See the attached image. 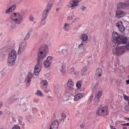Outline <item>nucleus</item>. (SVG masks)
<instances>
[{
    "mask_svg": "<svg viewBox=\"0 0 129 129\" xmlns=\"http://www.w3.org/2000/svg\"><path fill=\"white\" fill-rule=\"evenodd\" d=\"M48 49V46L46 45L40 47L38 52L37 63L34 71V74L35 75H38L42 67L43 59L46 57Z\"/></svg>",
    "mask_w": 129,
    "mask_h": 129,
    "instance_id": "1",
    "label": "nucleus"
},
{
    "mask_svg": "<svg viewBox=\"0 0 129 129\" xmlns=\"http://www.w3.org/2000/svg\"><path fill=\"white\" fill-rule=\"evenodd\" d=\"M17 55L16 51L14 49L12 50L10 52L8 58V63L9 66L14 64Z\"/></svg>",
    "mask_w": 129,
    "mask_h": 129,
    "instance_id": "2",
    "label": "nucleus"
},
{
    "mask_svg": "<svg viewBox=\"0 0 129 129\" xmlns=\"http://www.w3.org/2000/svg\"><path fill=\"white\" fill-rule=\"evenodd\" d=\"M108 107L107 106H101L98 109L96 112V114L99 116H106L108 114Z\"/></svg>",
    "mask_w": 129,
    "mask_h": 129,
    "instance_id": "3",
    "label": "nucleus"
},
{
    "mask_svg": "<svg viewBox=\"0 0 129 129\" xmlns=\"http://www.w3.org/2000/svg\"><path fill=\"white\" fill-rule=\"evenodd\" d=\"M11 17L12 20L18 24L21 23L23 19L22 16L18 13H13L11 14Z\"/></svg>",
    "mask_w": 129,
    "mask_h": 129,
    "instance_id": "4",
    "label": "nucleus"
},
{
    "mask_svg": "<svg viewBox=\"0 0 129 129\" xmlns=\"http://www.w3.org/2000/svg\"><path fill=\"white\" fill-rule=\"evenodd\" d=\"M125 48L124 46L114 47L112 50V52L117 56L121 55L125 52Z\"/></svg>",
    "mask_w": 129,
    "mask_h": 129,
    "instance_id": "5",
    "label": "nucleus"
},
{
    "mask_svg": "<svg viewBox=\"0 0 129 129\" xmlns=\"http://www.w3.org/2000/svg\"><path fill=\"white\" fill-rule=\"evenodd\" d=\"M121 37L120 35L116 32H115L113 33L111 40L115 44L114 45L116 46H118V44L119 43V41Z\"/></svg>",
    "mask_w": 129,
    "mask_h": 129,
    "instance_id": "6",
    "label": "nucleus"
},
{
    "mask_svg": "<svg viewBox=\"0 0 129 129\" xmlns=\"http://www.w3.org/2000/svg\"><path fill=\"white\" fill-rule=\"evenodd\" d=\"M33 76V73L31 72L27 74V77L24 80V82L26 84V87H28L31 83V81Z\"/></svg>",
    "mask_w": 129,
    "mask_h": 129,
    "instance_id": "7",
    "label": "nucleus"
},
{
    "mask_svg": "<svg viewBox=\"0 0 129 129\" xmlns=\"http://www.w3.org/2000/svg\"><path fill=\"white\" fill-rule=\"evenodd\" d=\"M81 1V0H71L68 6V7L73 9L79 5V2Z\"/></svg>",
    "mask_w": 129,
    "mask_h": 129,
    "instance_id": "8",
    "label": "nucleus"
},
{
    "mask_svg": "<svg viewBox=\"0 0 129 129\" xmlns=\"http://www.w3.org/2000/svg\"><path fill=\"white\" fill-rule=\"evenodd\" d=\"M26 45V43L24 42L22 43L19 44L18 52V54H21L24 51Z\"/></svg>",
    "mask_w": 129,
    "mask_h": 129,
    "instance_id": "9",
    "label": "nucleus"
},
{
    "mask_svg": "<svg viewBox=\"0 0 129 129\" xmlns=\"http://www.w3.org/2000/svg\"><path fill=\"white\" fill-rule=\"evenodd\" d=\"M53 61V59L51 56H48L46 60L44 62V67L45 68L48 67L50 65V63Z\"/></svg>",
    "mask_w": 129,
    "mask_h": 129,
    "instance_id": "10",
    "label": "nucleus"
},
{
    "mask_svg": "<svg viewBox=\"0 0 129 129\" xmlns=\"http://www.w3.org/2000/svg\"><path fill=\"white\" fill-rule=\"evenodd\" d=\"M125 15V13L124 12L121 10L120 9H117L116 14V16L117 18H121L124 16Z\"/></svg>",
    "mask_w": 129,
    "mask_h": 129,
    "instance_id": "11",
    "label": "nucleus"
},
{
    "mask_svg": "<svg viewBox=\"0 0 129 129\" xmlns=\"http://www.w3.org/2000/svg\"><path fill=\"white\" fill-rule=\"evenodd\" d=\"M128 39L127 37L125 36H121L119 41V43L118 46L121 44H124L128 42Z\"/></svg>",
    "mask_w": 129,
    "mask_h": 129,
    "instance_id": "12",
    "label": "nucleus"
},
{
    "mask_svg": "<svg viewBox=\"0 0 129 129\" xmlns=\"http://www.w3.org/2000/svg\"><path fill=\"white\" fill-rule=\"evenodd\" d=\"M58 62L59 63L61 64L62 69L60 70V71L62 74H64L63 71L66 66V63L64 62L63 60L61 58H59L58 59Z\"/></svg>",
    "mask_w": 129,
    "mask_h": 129,
    "instance_id": "13",
    "label": "nucleus"
},
{
    "mask_svg": "<svg viewBox=\"0 0 129 129\" xmlns=\"http://www.w3.org/2000/svg\"><path fill=\"white\" fill-rule=\"evenodd\" d=\"M116 26L119 28V31H121L123 32L125 29V28L123 26V23L122 21H119L118 22L116 23Z\"/></svg>",
    "mask_w": 129,
    "mask_h": 129,
    "instance_id": "14",
    "label": "nucleus"
},
{
    "mask_svg": "<svg viewBox=\"0 0 129 129\" xmlns=\"http://www.w3.org/2000/svg\"><path fill=\"white\" fill-rule=\"evenodd\" d=\"M58 125V121L57 120L54 121L51 124L49 129H57Z\"/></svg>",
    "mask_w": 129,
    "mask_h": 129,
    "instance_id": "15",
    "label": "nucleus"
},
{
    "mask_svg": "<svg viewBox=\"0 0 129 129\" xmlns=\"http://www.w3.org/2000/svg\"><path fill=\"white\" fill-rule=\"evenodd\" d=\"M79 38L82 41V42H87L86 41L88 39L87 35L85 34H82Z\"/></svg>",
    "mask_w": 129,
    "mask_h": 129,
    "instance_id": "16",
    "label": "nucleus"
},
{
    "mask_svg": "<svg viewBox=\"0 0 129 129\" xmlns=\"http://www.w3.org/2000/svg\"><path fill=\"white\" fill-rule=\"evenodd\" d=\"M16 6L15 5H13L10 8H8L6 11V13L7 14H9L13 12L16 8Z\"/></svg>",
    "mask_w": 129,
    "mask_h": 129,
    "instance_id": "17",
    "label": "nucleus"
},
{
    "mask_svg": "<svg viewBox=\"0 0 129 129\" xmlns=\"http://www.w3.org/2000/svg\"><path fill=\"white\" fill-rule=\"evenodd\" d=\"M60 48L62 50L61 52L62 53L64 54L68 51L69 47L67 45H62L61 46Z\"/></svg>",
    "mask_w": 129,
    "mask_h": 129,
    "instance_id": "18",
    "label": "nucleus"
},
{
    "mask_svg": "<svg viewBox=\"0 0 129 129\" xmlns=\"http://www.w3.org/2000/svg\"><path fill=\"white\" fill-rule=\"evenodd\" d=\"M69 72L71 74L75 75H78L79 72L77 71H75L74 67L71 68L69 70Z\"/></svg>",
    "mask_w": 129,
    "mask_h": 129,
    "instance_id": "19",
    "label": "nucleus"
},
{
    "mask_svg": "<svg viewBox=\"0 0 129 129\" xmlns=\"http://www.w3.org/2000/svg\"><path fill=\"white\" fill-rule=\"evenodd\" d=\"M48 14V13H47L45 12L44 11L41 18V23H42V21H44L46 19Z\"/></svg>",
    "mask_w": 129,
    "mask_h": 129,
    "instance_id": "20",
    "label": "nucleus"
},
{
    "mask_svg": "<svg viewBox=\"0 0 129 129\" xmlns=\"http://www.w3.org/2000/svg\"><path fill=\"white\" fill-rule=\"evenodd\" d=\"M102 72L101 69L100 68H98L97 69L96 71L95 76L97 77L98 76L99 77H101L102 76Z\"/></svg>",
    "mask_w": 129,
    "mask_h": 129,
    "instance_id": "21",
    "label": "nucleus"
},
{
    "mask_svg": "<svg viewBox=\"0 0 129 129\" xmlns=\"http://www.w3.org/2000/svg\"><path fill=\"white\" fill-rule=\"evenodd\" d=\"M118 8L124 9L126 8L124 3L120 2L117 5Z\"/></svg>",
    "mask_w": 129,
    "mask_h": 129,
    "instance_id": "22",
    "label": "nucleus"
},
{
    "mask_svg": "<svg viewBox=\"0 0 129 129\" xmlns=\"http://www.w3.org/2000/svg\"><path fill=\"white\" fill-rule=\"evenodd\" d=\"M41 87L42 88H46L48 84V82L47 80H43L41 82Z\"/></svg>",
    "mask_w": 129,
    "mask_h": 129,
    "instance_id": "23",
    "label": "nucleus"
},
{
    "mask_svg": "<svg viewBox=\"0 0 129 129\" xmlns=\"http://www.w3.org/2000/svg\"><path fill=\"white\" fill-rule=\"evenodd\" d=\"M82 93H79L76 94L74 97V101H77L82 97Z\"/></svg>",
    "mask_w": 129,
    "mask_h": 129,
    "instance_id": "24",
    "label": "nucleus"
},
{
    "mask_svg": "<svg viewBox=\"0 0 129 129\" xmlns=\"http://www.w3.org/2000/svg\"><path fill=\"white\" fill-rule=\"evenodd\" d=\"M27 11L26 9H21L20 11V14L22 16H25L27 14Z\"/></svg>",
    "mask_w": 129,
    "mask_h": 129,
    "instance_id": "25",
    "label": "nucleus"
},
{
    "mask_svg": "<svg viewBox=\"0 0 129 129\" xmlns=\"http://www.w3.org/2000/svg\"><path fill=\"white\" fill-rule=\"evenodd\" d=\"M69 17L70 20L74 22H76L79 20V18H76L74 16H71Z\"/></svg>",
    "mask_w": 129,
    "mask_h": 129,
    "instance_id": "26",
    "label": "nucleus"
},
{
    "mask_svg": "<svg viewBox=\"0 0 129 129\" xmlns=\"http://www.w3.org/2000/svg\"><path fill=\"white\" fill-rule=\"evenodd\" d=\"M73 84V83L72 80L71 79H70L68 80L67 85L70 89H71V87H72Z\"/></svg>",
    "mask_w": 129,
    "mask_h": 129,
    "instance_id": "27",
    "label": "nucleus"
},
{
    "mask_svg": "<svg viewBox=\"0 0 129 129\" xmlns=\"http://www.w3.org/2000/svg\"><path fill=\"white\" fill-rule=\"evenodd\" d=\"M31 33V30H29L28 31L24 39V41H26L29 39Z\"/></svg>",
    "mask_w": 129,
    "mask_h": 129,
    "instance_id": "28",
    "label": "nucleus"
},
{
    "mask_svg": "<svg viewBox=\"0 0 129 129\" xmlns=\"http://www.w3.org/2000/svg\"><path fill=\"white\" fill-rule=\"evenodd\" d=\"M13 96L11 97L10 98L8 99V101L11 103H12L13 102L16 101L17 100L18 98H16L15 99H13Z\"/></svg>",
    "mask_w": 129,
    "mask_h": 129,
    "instance_id": "29",
    "label": "nucleus"
},
{
    "mask_svg": "<svg viewBox=\"0 0 129 129\" xmlns=\"http://www.w3.org/2000/svg\"><path fill=\"white\" fill-rule=\"evenodd\" d=\"M52 7V6L50 5L49 4H48L47 6L44 11L45 12L47 13H48L51 10Z\"/></svg>",
    "mask_w": 129,
    "mask_h": 129,
    "instance_id": "30",
    "label": "nucleus"
},
{
    "mask_svg": "<svg viewBox=\"0 0 129 129\" xmlns=\"http://www.w3.org/2000/svg\"><path fill=\"white\" fill-rule=\"evenodd\" d=\"M87 43L82 42L81 44L78 46V48L80 49H81L83 48L85 46Z\"/></svg>",
    "mask_w": 129,
    "mask_h": 129,
    "instance_id": "31",
    "label": "nucleus"
},
{
    "mask_svg": "<svg viewBox=\"0 0 129 129\" xmlns=\"http://www.w3.org/2000/svg\"><path fill=\"white\" fill-rule=\"evenodd\" d=\"M23 119V118L22 116H19V118L18 119V123L19 124H22L24 126V123H22Z\"/></svg>",
    "mask_w": 129,
    "mask_h": 129,
    "instance_id": "32",
    "label": "nucleus"
},
{
    "mask_svg": "<svg viewBox=\"0 0 129 129\" xmlns=\"http://www.w3.org/2000/svg\"><path fill=\"white\" fill-rule=\"evenodd\" d=\"M102 93L101 91H98L96 93L95 97L98 98H100V97L102 95Z\"/></svg>",
    "mask_w": 129,
    "mask_h": 129,
    "instance_id": "33",
    "label": "nucleus"
},
{
    "mask_svg": "<svg viewBox=\"0 0 129 129\" xmlns=\"http://www.w3.org/2000/svg\"><path fill=\"white\" fill-rule=\"evenodd\" d=\"M69 28V24L66 23L64 24V30L66 31L68 30Z\"/></svg>",
    "mask_w": 129,
    "mask_h": 129,
    "instance_id": "34",
    "label": "nucleus"
},
{
    "mask_svg": "<svg viewBox=\"0 0 129 129\" xmlns=\"http://www.w3.org/2000/svg\"><path fill=\"white\" fill-rule=\"evenodd\" d=\"M81 82L79 81L76 84V86L78 89H80L81 86Z\"/></svg>",
    "mask_w": 129,
    "mask_h": 129,
    "instance_id": "35",
    "label": "nucleus"
},
{
    "mask_svg": "<svg viewBox=\"0 0 129 129\" xmlns=\"http://www.w3.org/2000/svg\"><path fill=\"white\" fill-rule=\"evenodd\" d=\"M87 71V69L85 67L84 68L82 69V70L81 72V74L82 75H84V74Z\"/></svg>",
    "mask_w": 129,
    "mask_h": 129,
    "instance_id": "36",
    "label": "nucleus"
},
{
    "mask_svg": "<svg viewBox=\"0 0 129 129\" xmlns=\"http://www.w3.org/2000/svg\"><path fill=\"white\" fill-rule=\"evenodd\" d=\"M124 3L126 8L129 7V0L125 1Z\"/></svg>",
    "mask_w": 129,
    "mask_h": 129,
    "instance_id": "37",
    "label": "nucleus"
},
{
    "mask_svg": "<svg viewBox=\"0 0 129 129\" xmlns=\"http://www.w3.org/2000/svg\"><path fill=\"white\" fill-rule=\"evenodd\" d=\"M100 98H97V97H95L94 100V102L96 104L99 103L100 102Z\"/></svg>",
    "mask_w": 129,
    "mask_h": 129,
    "instance_id": "38",
    "label": "nucleus"
},
{
    "mask_svg": "<svg viewBox=\"0 0 129 129\" xmlns=\"http://www.w3.org/2000/svg\"><path fill=\"white\" fill-rule=\"evenodd\" d=\"M37 95L40 96H42L43 95L42 92L40 90H37Z\"/></svg>",
    "mask_w": 129,
    "mask_h": 129,
    "instance_id": "39",
    "label": "nucleus"
},
{
    "mask_svg": "<svg viewBox=\"0 0 129 129\" xmlns=\"http://www.w3.org/2000/svg\"><path fill=\"white\" fill-rule=\"evenodd\" d=\"M32 110L33 113H36L38 111L37 109L35 108H32Z\"/></svg>",
    "mask_w": 129,
    "mask_h": 129,
    "instance_id": "40",
    "label": "nucleus"
},
{
    "mask_svg": "<svg viewBox=\"0 0 129 129\" xmlns=\"http://www.w3.org/2000/svg\"><path fill=\"white\" fill-rule=\"evenodd\" d=\"M20 128L19 126L17 125H14L12 129H20Z\"/></svg>",
    "mask_w": 129,
    "mask_h": 129,
    "instance_id": "41",
    "label": "nucleus"
},
{
    "mask_svg": "<svg viewBox=\"0 0 129 129\" xmlns=\"http://www.w3.org/2000/svg\"><path fill=\"white\" fill-rule=\"evenodd\" d=\"M54 1V0H50L48 4H49L50 5L52 6L53 4V2Z\"/></svg>",
    "mask_w": 129,
    "mask_h": 129,
    "instance_id": "42",
    "label": "nucleus"
},
{
    "mask_svg": "<svg viewBox=\"0 0 129 129\" xmlns=\"http://www.w3.org/2000/svg\"><path fill=\"white\" fill-rule=\"evenodd\" d=\"M61 116L62 118V120H63L64 118H65L66 117V114L63 113H62V114H61Z\"/></svg>",
    "mask_w": 129,
    "mask_h": 129,
    "instance_id": "43",
    "label": "nucleus"
},
{
    "mask_svg": "<svg viewBox=\"0 0 129 129\" xmlns=\"http://www.w3.org/2000/svg\"><path fill=\"white\" fill-rule=\"evenodd\" d=\"M44 91L45 93H48L49 92H50L51 90L49 89L46 88L44 89Z\"/></svg>",
    "mask_w": 129,
    "mask_h": 129,
    "instance_id": "44",
    "label": "nucleus"
},
{
    "mask_svg": "<svg viewBox=\"0 0 129 129\" xmlns=\"http://www.w3.org/2000/svg\"><path fill=\"white\" fill-rule=\"evenodd\" d=\"M1 75L3 77L5 76L6 75L5 72L4 71H2Z\"/></svg>",
    "mask_w": 129,
    "mask_h": 129,
    "instance_id": "45",
    "label": "nucleus"
},
{
    "mask_svg": "<svg viewBox=\"0 0 129 129\" xmlns=\"http://www.w3.org/2000/svg\"><path fill=\"white\" fill-rule=\"evenodd\" d=\"M93 97V95H91L89 98L88 101L89 102H90L92 100Z\"/></svg>",
    "mask_w": 129,
    "mask_h": 129,
    "instance_id": "46",
    "label": "nucleus"
},
{
    "mask_svg": "<svg viewBox=\"0 0 129 129\" xmlns=\"http://www.w3.org/2000/svg\"><path fill=\"white\" fill-rule=\"evenodd\" d=\"M125 108L127 111H129V105H127L126 106Z\"/></svg>",
    "mask_w": 129,
    "mask_h": 129,
    "instance_id": "47",
    "label": "nucleus"
},
{
    "mask_svg": "<svg viewBox=\"0 0 129 129\" xmlns=\"http://www.w3.org/2000/svg\"><path fill=\"white\" fill-rule=\"evenodd\" d=\"M80 9L82 10L83 11H84L86 9V8L84 6H82L81 7Z\"/></svg>",
    "mask_w": 129,
    "mask_h": 129,
    "instance_id": "48",
    "label": "nucleus"
},
{
    "mask_svg": "<svg viewBox=\"0 0 129 129\" xmlns=\"http://www.w3.org/2000/svg\"><path fill=\"white\" fill-rule=\"evenodd\" d=\"M34 17L31 16H30L29 17V20H30L32 21L33 20Z\"/></svg>",
    "mask_w": 129,
    "mask_h": 129,
    "instance_id": "49",
    "label": "nucleus"
},
{
    "mask_svg": "<svg viewBox=\"0 0 129 129\" xmlns=\"http://www.w3.org/2000/svg\"><path fill=\"white\" fill-rule=\"evenodd\" d=\"M49 75H50L49 74L47 73L45 74V77L46 78H47L49 76Z\"/></svg>",
    "mask_w": 129,
    "mask_h": 129,
    "instance_id": "50",
    "label": "nucleus"
},
{
    "mask_svg": "<svg viewBox=\"0 0 129 129\" xmlns=\"http://www.w3.org/2000/svg\"><path fill=\"white\" fill-rule=\"evenodd\" d=\"M122 126H129V123H124L123 124H122Z\"/></svg>",
    "mask_w": 129,
    "mask_h": 129,
    "instance_id": "51",
    "label": "nucleus"
},
{
    "mask_svg": "<svg viewBox=\"0 0 129 129\" xmlns=\"http://www.w3.org/2000/svg\"><path fill=\"white\" fill-rule=\"evenodd\" d=\"M77 113H76V115H78V114H79L80 113V112H79V111H77Z\"/></svg>",
    "mask_w": 129,
    "mask_h": 129,
    "instance_id": "52",
    "label": "nucleus"
},
{
    "mask_svg": "<svg viewBox=\"0 0 129 129\" xmlns=\"http://www.w3.org/2000/svg\"><path fill=\"white\" fill-rule=\"evenodd\" d=\"M126 82L127 84H129V79L126 81Z\"/></svg>",
    "mask_w": 129,
    "mask_h": 129,
    "instance_id": "53",
    "label": "nucleus"
},
{
    "mask_svg": "<svg viewBox=\"0 0 129 129\" xmlns=\"http://www.w3.org/2000/svg\"><path fill=\"white\" fill-rule=\"evenodd\" d=\"M84 124H81V126H80V127L81 128H84Z\"/></svg>",
    "mask_w": 129,
    "mask_h": 129,
    "instance_id": "54",
    "label": "nucleus"
},
{
    "mask_svg": "<svg viewBox=\"0 0 129 129\" xmlns=\"http://www.w3.org/2000/svg\"><path fill=\"white\" fill-rule=\"evenodd\" d=\"M66 91L68 93H70L71 92V90L70 89L69 90H66Z\"/></svg>",
    "mask_w": 129,
    "mask_h": 129,
    "instance_id": "55",
    "label": "nucleus"
},
{
    "mask_svg": "<svg viewBox=\"0 0 129 129\" xmlns=\"http://www.w3.org/2000/svg\"><path fill=\"white\" fill-rule=\"evenodd\" d=\"M3 113L2 111L0 110V115H2Z\"/></svg>",
    "mask_w": 129,
    "mask_h": 129,
    "instance_id": "56",
    "label": "nucleus"
},
{
    "mask_svg": "<svg viewBox=\"0 0 129 129\" xmlns=\"http://www.w3.org/2000/svg\"><path fill=\"white\" fill-rule=\"evenodd\" d=\"M125 120H129V118L126 117L125 118Z\"/></svg>",
    "mask_w": 129,
    "mask_h": 129,
    "instance_id": "57",
    "label": "nucleus"
},
{
    "mask_svg": "<svg viewBox=\"0 0 129 129\" xmlns=\"http://www.w3.org/2000/svg\"><path fill=\"white\" fill-rule=\"evenodd\" d=\"M123 129H127V128L126 127H123Z\"/></svg>",
    "mask_w": 129,
    "mask_h": 129,
    "instance_id": "58",
    "label": "nucleus"
},
{
    "mask_svg": "<svg viewBox=\"0 0 129 129\" xmlns=\"http://www.w3.org/2000/svg\"><path fill=\"white\" fill-rule=\"evenodd\" d=\"M59 9V8H57L56 9V11L57 12H58V10Z\"/></svg>",
    "mask_w": 129,
    "mask_h": 129,
    "instance_id": "59",
    "label": "nucleus"
},
{
    "mask_svg": "<svg viewBox=\"0 0 129 129\" xmlns=\"http://www.w3.org/2000/svg\"><path fill=\"white\" fill-rule=\"evenodd\" d=\"M127 46L129 47V43L128 44H127Z\"/></svg>",
    "mask_w": 129,
    "mask_h": 129,
    "instance_id": "60",
    "label": "nucleus"
},
{
    "mask_svg": "<svg viewBox=\"0 0 129 129\" xmlns=\"http://www.w3.org/2000/svg\"><path fill=\"white\" fill-rule=\"evenodd\" d=\"M127 78H128L129 79V75H128L127 76Z\"/></svg>",
    "mask_w": 129,
    "mask_h": 129,
    "instance_id": "61",
    "label": "nucleus"
},
{
    "mask_svg": "<svg viewBox=\"0 0 129 129\" xmlns=\"http://www.w3.org/2000/svg\"><path fill=\"white\" fill-rule=\"evenodd\" d=\"M45 23H44L43 24H42V25H45Z\"/></svg>",
    "mask_w": 129,
    "mask_h": 129,
    "instance_id": "62",
    "label": "nucleus"
}]
</instances>
